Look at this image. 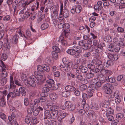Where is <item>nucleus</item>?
Segmentation results:
<instances>
[{"instance_id":"1","label":"nucleus","mask_w":125,"mask_h":125,"mask_svg":"<svg viewBox=\"0 0 125 125\" xmlns=\"http://www.w3.org/2000/svg\"><path fill=\"white\" fill-rule=\"evenodd\" d=\"M42 78V76L41 75L38 74L36 76L31 75V86L33 87H35L36 86L35 83H38L40 82Z\"/></svg>"},{"instance_id":"2","label":"nucleus","mask_w":125,"mask_h":125,"mask_svg":"<svg viewBox=\"0 0 125 125\" xmlns=\"http://www.w3.org/2000/svg\"><path fill=\"white\" fill-rule=\"evenodd\" d=\"M21 78L22 80L23 81L24 84L25 85L28 86H29V85L30 86L31 85V76L30 78L27 79L26 75L24 74H22L21 76Z\"/></svg>"},{"instance_id":"3","label":"nucleus","mask_w":125,"mask_h":125,"mask_svg":"<svg viewBox=\"0 0 125 125\" xmlns=\"http://www.w3.org/2000/svg\"><path fill=\"white\" fill-rule=\"evenodd\" d=\"M64 104L68 109L71 111H73L76 108L75 105L72 103L70 101H66L65 103Z\"/></svg>"},{"instance_id":"4","label":"nucleus","mask_w":125,"mask_h":125,"mask_svg":"<svg viewBox=\"0 0 125 125\" xmlns=\"http://www.w3.org/2000/svg\"><path fill=\"white\" fill-rule=\"evenodd\" d=\"M72 62H70L65 65L61 64L60 65V69L63 72H66L67 73L69 72L71 69L70 66Z\"/></svg>"},{"instance_id":"5","label":"nucleus","mask_w":125,"mask_h":125,"mask_svg":"<svg viewBox=\"0 0 125 125\" xmlns=\"http://www.w3.org/2000/svg\"><path fill=\"white\" fill-rule=\"evenodd\" d=\"M20 95V92L17 89H15L13 92L9 93L7 95V97L8 98L10 97H14L16 96H19Z\"/></svg>"},{"instance_id":"6","label":"nucleus","mask_w":125,"mask_h":125,"mask_svg":"<svg viewBox=\"0 0 125 125\" xmlns=\"http://www.w3.org/2000/svg\"><path fill=\"white\" fill-rule=\"evenodd\" d=\"M104 92L107 94H110L112 93L111 88L112 87V85L106 83L104 86Z\"/></svg>"},{"instance_id":"7","label":"nucleus","mask_w":125,"mask_h":125,"mask_svg":"<svg viewBox=\"0 0 125 125\" xmlns=\"http://www.w3.org/2000/svg\"><path fill=\"white\" fill-rule=\"evenodd\" d=\"M52 119H55L56 118L57 119L58 116L60 114V112L56 109H54V106H52Z\"/></svg>"},{"instance_id":"8","label":"nucleus","mask_w":125,"mask_h":125,"mask_svg":"<svg viewBox=\"0 0 125 125\" xmlns=\"http://www.w3.org/2000/svg\"><path fill=\"white\" fill-rule=\"evenodd\" d=\"M82 97L83 100H82V103L83 104V107L84 109L87 110V109H88V108H87L88 105L87 104H85L86 103V101L85 99L88 98L87 95L86 94L83 93L82 95Z\"/></svg>"},{"instance_id":"9","label":"nucleus","mask_w":125,"mask_h":125,"mask_svg":"<svg viewBox=\"0 0 125 125\" xmlns=\"http://www.w3.org/2000/svg\"><path fill=\"white\" fill-rule=\"evenodd\" d=\"M78 45L84 50H85L88 48L87 45L85 43V41L81 40L79 42Z\"/></svg>"},{"instance_id":"10","label":"nucleus","mask_w":125,"mask_h":125,"mask_svg":"<svg viewBox=\"0 0 125 125\" xmlns=\"http://www.w3.org/2000/svg\"><path fill=\"white\" fill-rule=\"evenodd\" d=\"M40 102L39 99H35L34 101H31L30 105L32 108H35L38 105V103Z\"/></svg>"},{"instance_id":"11","label":"nucleus","mask_w":125,"mask_h":125,"mask_svg":"<svg viewBox=\"0 0 125 125\" xmlns=\"http://www.w3.org/2000/svg\"><path fill=\"white\" fill-rule=\"evenodd\" d=\"M108 58L111 60L114 61H116L119 58V56L116 54H114L112 53H108Z\"/></svg>"},{"instance_id":"12","label":"nucleus","mask_w":125,"mask_h":125,"mask_svg":"<svg viewBox=\"0 0 125 125\" xmlns=\"http://www.w3.org/2000/svg\"><path fill=\"white\" fill-rule=\"evenodd\" d=\"M93 61L97 65V67L98 68L101 69L104 68V66L101 64L102 62L101 60L96 59L94 60H93Z\"/></svg>"},{"instance_id":"13","label":"nucleus","mask_w":125,"mask_h":125,"mask_svg":"<svg viewBox=\"0 0 125 125\" xmlns=\"http://www.w3.org/2000/svg\"><path fill=\"white\" fill-rule=\"evenodd\" d=\"M51 18L53 20L57 19L58 17V12L56 10H54L51 14Z\"/></svg>"},{"instance_id":"14","label":"nucleus","mask_w":125,"mask_h":125,"mask_svg":"<svg viewBox=\"0 0 125 125\" xmlns=\"http://www.w3.org/2000/svg\"><path fill=\"white\" fill-rule=\"evenodd\" d=\"M71 67L73 69L74 73L75 74L79 73V68L77 64H71Z\"/></svg>"},{"instance_id":"15","label":"nucleus","mask_w":125,"mask_h":125,"mask_svg":"<svg viewBox=\"0 0 125 125\" xmlns=\"http://www.w3.org/2000/svg\"><path fill=\"white\" fill-rule=\"evenodd\" d=\"M104 68L105 67L104 66V68L101 69V70L100 71V73H101L103 74H106L107 75H110L112 74V72L111 71L109 70L105 69Z\"/></svg>"},{"instance_id":"16","label":"nucleus","mask_w":125,"mask_h":125,"mask_svg":"<svg viewBox=\"0 0 125 125\" xmlns=\"http://www.w3.org/2000/svg\"><path fill=\"white\" fill-rule=\"evenodd\" d=\"M113 62L111 60H108L106 62H104L103 65L105 68H106L108 67L109 66H111L113 64Z\"/></svg>"},{"instance_id":"17","label":"nucleus","mask_w":125,"mask_h":125,"mask_svg":"<svg viewBox=\"0 0 125 125\" xmlns=\"http://www.w3.org/2000/svg\"><path fill=\"white\" fill-rule=\"evenodd\" d=\"M59 112H60V114L58 116L57 119L59 122L61 123L62 122V119L66 116V114L65 113H61L60 111Z\"/></svg>"},{"instance_id":"18","label":"nucleus","mask_w":125,"mask_h":125,"mask_svg":"<svg viewBox=\"0 0 125 125\" xmlns=\"http://www.w3.org/2000/svg\"><path fill=\"white\" fill-rule=\"evenodd\" d=\"M44 115L47 118L50 119H52V114H51L50 111L49 110H47L45 111Z\"/></svg>"},{"instance_id":"19","label":"nucleus","mask_w":125,"mask_h":125,"mask_svg":"<svg viewBox=\"0 0 125 125\" xmlns=\"http://www.w3.org/2000/svg\"><path fill=\"white\" fill-rule=\"evenodd\" d=\"M58 41L59 42H61L62 45L66 46L67 45V41L63 39V38L62 36H61L59 37Z\"/></svg>"},{"instance_id":"20","label":"nucleus","mask_w":125,"mask_h":125,"mask_svg":"<svg viewBox=\"0 0 125 125\" xmlns=\"http://www.w3.org/2000/svg\"><path fill=\"white\" fill-rule=\"evenodd\" d=\"M65 88L66 90L68 91H74L76 90L75 88L74 87L70 85L67 86Z\"/></svg>"},{"instance_id":"21","label":"nucleus","mask_w":125,"mask_h":125,"mask_svg":"<svg viewBox=\"0 0 125 125\" xmlns=\"http://www.w3.org/2000/svg\"><path fill=\"white\" fill-rule=\"evenodd\" d=\"M72 49L76 53H81L82 52L80 47L78 46L74 45L73 46Z\"/></svg>"},{"instance_id":"22","label":"nucleus","mask_w":125,"mask_h":125,"mask_svg":"<svg viewBox=\"0 0 125 125\" xmlns=\"http://www.w3.org/2000/svg\"><path fill=\"white\" fill-rule=\"evenodd\" d=\"M19 38V36L18 35L15 34L13 36L12 42L14 44H16L18 42V40Z\"/></svg>"},{"instance_id":"23","label":"nucleus","mask_w":125,"mask_h":125,"mask_svg":"<svg viewBox=\"0 0 125 125\" xmlns=\"http://www.w3.org/2000/svg\"><path fill=\"white\" fill-rule=\"evenodd\" d=\"M50 96L51 99L52 100H55L58 98L57 95L55 93L51 94Z\"/></svg>"},{"instance_id":"24","label":"nucleus","mask_w":125,"mask_h":125,"mask_svg":"<svg viewBox=\"0 0 125 125\" xmlns=\"http://www.w3.org/2000/svg\"><path fill=\"white\" fill-rule=\"evenodd\" d=\"M62 14L65 18H68L69 15V10L67 9H64L63 11Z\"/></svg>"},{"instance_id":"25","label":"nucleus","mask_w":125,"mask_h":125,"mask_svg":"<svg viewBox=\"0 0 125 125\" xmlns=\"http://www.w3.org/2000/svg\"><path fill=\"white\" fill-rule=\"evenodd\" d=\"M91 116H90V119H94L97 118L98 115L96 114L94 111H92L91 112Z\"/></svg>"},{"instance_id":"26","label":"nucleus","mask_w":125,"mask_h":125,"mask_svg":"<svg viewBox=\"0 0 125 125\" xmlns=\"http://www.w3.org/2000/svg\"><path fill=\"white\" fill-rule=\"evenodd\" d=\"M79 69L81 70V71L83 73H86L88 70V69L87 67L83 66L81 65L79 66Z\"/></svg>"},{"instance_id":"27","label":"nucleus","mask_w":125,"mask_h":125,"mask_svg":"<svg viewBox=\"0 0 125 125\" xmlns=\"http://www.w3.org/2000/svg\"><path fill=\"white\" fill-rule=\"evenodd\" d=\"M102 48L101 45H98L94 48V50L97 52H100L102 51Z\"/></svg>"},{"instance_id":"28","label":"nucleus","mask_w":125,"mask_h":125,"mask_svg":"<svg viewBox=\"0 0 125 125\" xmlns=\"http://www.w3.org/2000/svg\"><path fill=\"white\" fill-rule=\"evenodd\" d=\"M109 100H104L102 103V106L105 108H106L109 105Z\"/></svg>"},{"instance_id":"29","label":"nucleus","mask_w":125,"mask_h":125,"mask_svg":"<svg viewBox=\"0 0 125 125\" xmlns=\"http://www.w3.org/2000/svg\"><path fill=\"white\" fill-rule=\"evenodd\" d=\"M19 91L20 93L22 94V96H25L26 94V93L25 91V89L24 87H21L19 89Z\"/></svg>"},{"instance_id":"30","label":"nucleus","mask_w":125,"mask_h":125,"mask_svg":"<svg viewBox=\"0 0 125 125\" xmlns=\"http://www.w3.org/2000/svg\"><path fill=\"white\" fill-rule=\"evenodd\" d=\"M7 94V90H6L3 91L2 92H2L0 91V100L4 99L5 97L4 95L6 96Z\"/></svg>"},{"instance_id":"31","label":"nucleus","mask_w":125,"mask_h":125,"mask_svg":"<svg viewBox=\"0 0 125 125\" xmlns=\"http://www.w3.org/2000/svg\"><path fill=\"white\" fill-rule=\"evenodd\" d=\"M8 119L10 122H13L15 119V115L14 113H12L11 115L8 116Z\"/></svg>"},{"instance_id":"32","label":"nucleus","mask_w":125,"mask_h":125,"mask_svg":"<svg viewBox=\"0 0 125 125\" xmlns=\"http://www.w3.org/2000/svg\"><path fill=\"white\" fill-rule=\"evenodd\" d=\"M112 38L110 35L105 36L104 38V41L106 42H110L112 41Z\"/></svg>"},{"instance_id":"33","label":"nucleus","mask_w":125,"mask_h":125,"mask_svg":"<svg viewBox=\"0 0 125 125\" xmlns=\"http://www.w3.org/2000/svg\"><path fill=\"white\" fill-rule=\"evenodd\" d=\"M66 52L72 55H74L76 53L73 49L68 50L66 51Z\"/></svg>"},{"instance_id":"34","label":"nucleus","mask_w":125,"mask_h":125,"mask_svg":"<svg viewBox=\"0 0 125 125\" xmlns=\"http://www.w3.org/2000/svg\"><path fill=\"white\" fill-rule=\"evenodd\" d=\"M46 82L47 83V85H50V87H49L50 88L52 87V84H53L54 83V81L53 80V79H49L46 81Z\"/></svg>"},{"instance_id":"35","label":"nucleus","mask_w":125,"mask_h":125,"mask_svg":"<svg viewBox=\"0 0 125 125\" xmlns=\"http://www.w3.org/2000/svg\"><path fill=\"white\" fill-rule=\"evenodd\" d=\"M7 81V79L2 78L0 79V83L3 86L6 83Z\"/></svg>"},{"instance_id":"36","label":"nucleus","mask_w":125,"mask_h":125,"mask_svg":"<svg viewBox=\"0 0 125 125\" xmlns=\"http://www.w3.org/2000/svg\"><path fill=\"white\" fill-rule=\"evenodd\" d=\"M117 44L118 46L122 48L125 46V42L124 41H119Z\"/></svg>"},{"instance_id":"37","label":"nucleus","mask_w":125,"mask_h":125,"mask_svg":"<svg viewBox=\"0 0 125 125\" xmlns=\"http://www.w3.org/2000/svg\"><path fill=\"white\" fill-rule=\"evenodd\" d=\"M107 113L111 114H113L114 113V110L111 108L110 107L106 109Z\"/></svg>"},{"instance_id":"38","label":"nucleus","mask_w":125,"mask_h":125,"mask_svg":"<svg viewBox=\"0 0 125 125\" xmlns=\"http://www.w3.org/2000/svg\"><path fill=\"white\" fill-rule=\"evenodd\" d=\"M91 71H90L89 73H88L86 74V78L89 79L94 77V74L91 72Z\"/></svg>"},{"instance_id":"39","label":"nucleus","mask_w":125,"mask_h":125,"mask_svg":"<svg viewBox=\"0 0 125 125\" xmlns=\"http://www.w3.org/2000/svg\"><path fill=\"white\" fill-rule=\"evenodd\" d=\"M124 116L123 114L118 113L116 114V118L118 120H120L122 119Z\"/></svg>"},{"instance_id":"40","label":"nucleus","mask_w":125,"mask_h":125,"mask_svg":"<svg viewBox=\"0 0 125 125\" xmlns=\"http://www.w3.org/2000/svg\"><path fill=\"white\" fill-rule=\"evenodd\" d=\"M6 70H2L1 73L0 74V76L1 77H6L8 75V73L6 71Z\"/></svg>"},{"instance_id":"41","label":"nucleus","mask_w":125,"mask_h":125,"mask_svg":"<svg viewBox=\"0 0 125 125\" xmlns=\"http://www.w3.org/2000/svg\"><path fill=\"white\" fill-rule=\"evenodd\" d=\"M49 25L47 23H44L41 26V29L42 30H44L47 28L49 27Z\"/></svg>"},{"instance_id":"42","label":"nucleus","mask_w":125,"mask_h":125,"mask_svg":"<svg viewBox=\"0 0 125 125\" xmlns=\"http://www.w3.org/2000/svg\"><path fill=\"white\" fill-rule=\"evenodd\" d=\"M43 72L46 71L47 72H49L50 70V68L49 66L46 65H43Z\"/></svg>"},{"instance_id":"43","label":"nucleus","mask_w":125,"mask_h":125,"mask_svg":"<svg viewBox=\"0 0 125 125\" xmlns=\"http://www.w3.org/2000/svg\"><path fill=\"white\" fill-rule=\"evenodd\" d=\"M49 86L46 84L45 85V87H43L42 89V91L44 93H47L49 91V89L48 87Z\"/></svg>"},{"instance_id":"44","label":"nucleus","mask_w":125,"mask_h":125,"mask_svg":"<svg viewBox=\"0 0 125 125\" xmlns=\"http://www.w3.org/2000/svg\"><path fill=\"white\" fill-rule=\"evenodd\" d=\"M82 8L81 6L78 5L75 8V11L76 13H80L82 10Z\"/></svg>"},{"instance_id":"45","label":"nucleus","mask_w":125,"mask_h":125,"mask_svg":"<svg viewBox=\"0 0 125 125\" xmlns=\"http://www.w3.org/2000/svg\"><path fill=\"white\" fill-rule=\"evenodd\" d=\"M115 46V45L111 44L108 46V49L109 51L113 52L114 51V48Z\"/></svg>"},{"instance_id":"46","label":"nucleus","mask_w":125,"mask_h":125,"mask_svg":"<svg viewBox=\"0 0 125 125\" xmlns=\"http://www.w3.org/2000/svg\"><path fill=\"white\" fill-rule=\"evenodd\" d=\"M14 3H13L12 5V8L14 9V12H15L18 8V2L17 1H15L14 2Z\"/></svg>"},{"instance_id":"47","label":"nucleus","mask_w":125,"mask_h":125,"mask_svg":"<svg viewBox=\"0 0 125 125\" xmlns=\"http://www.w3.org/2000/svg\"><path fill=\"white\" fill-rule=\"evenodd\" d=\"M4 46L5 48L8 49H10V43L9 41L7 40V42L4 44Z\"/></svg>"},{"instance_id":"48","label":"nucleus","mask_w":125,"mask_h":125,"mask_svg":"<svg viewBox=\"0 0 125 125\" xmlns=\"http://www.w3.org/2000/svg\"><path fill=\"white\" fill-rule=\"evenodd\" d=\"M95 87L94 84H91L89 86V90L93 92L94 91L95 89Z\"/></svg>"},{"instance_id":"49","label":"nucleus","mask_w":125,"mask_h":125,"mask_svg":"<svg viewBox=\"0 0 125 125\" xmlns=\"http://www.w3.org/2000/svg\"><path fill=\"white\" fill-rule=\"evenodd\" d=\"M0 67H1L2 70H6L5 69L6 68V65L4 64L1 59L0 58Z\"/></svg>"},{"instance_id":"50","label":"nucleus","mask_w":125,"mask_h":125,"mask_svg":"<svg viewBox=\"0 0 125 125\" xmlns=\"http://www.w3.org/2000/svg\"><path fill=\"white\" fill-rule=\"evenodd\" d=\"M87 86L85 84L82 85L80 87V90L83 91L87 89Z\"/></svg>"},{"instance_id":"51","label":"nucleus","mask_w":125,"mask_h":125,"mask_svg":"<svg viewBox=\"0 0 125 125\" xmlns=\"http://www.w3.org/2000/svg\"><path fill=\"white\" fill-rule=\"evenodd\" d=\"M4 29V25L2 23H0V32H1L3 35L4 34L3 31Z\"/></svg>"},{"instance_id":"52","label":"nucleus","mask_w":125,"mask_h":125,"mask_svg":"<svg viewBox=\"0 0 125 125\" xmlns=\"http://www.w3.org/2000/svg\"><path fill=\"white\" fill-rule=\"evenodd\" d=\"M57 52L55 51H52V54L53 57L55 59H56L58 57Z\"/></svg>"},{"instance_id":"53","label":"nucleus","mask_w":125,"mask_h":125,"mask_svg":"<svg viewBox=\"0 0 125 125\" xmlns=\"http://www.w3.org/2000/svg\"><path fill=\"white\" fill-rule=\"evenodd\" d=\"M8 56L5 53H3L2 54L1 58H0L2 60L5 61L7 59Z\"/></svg>"},{"instance_id":"54","label":"nucleus","mask_w":125,"mask_h":125,"mask_svg":"<svg viewBox=\"0 0 125 125\" xmlns=\"http://www.w3.org/2000/svg\"><path fill=\"white\" fill-rule=\"evenodd\" d=\"M0 100H1L0 99ZM1 100L0 102V106L2 107H5L6 104V102L3 99H1Z\"/></svg>"},{"instance_id":"55","label":"nucleus","mask_w":125,"mask_h":125,"mask_svg":"<svg viewBox=\"0 0 125 125\" xmlns=\"http://www.w3.org/2000/svg\"><path fill=\"white\" fill-rule=\"evenodd\" d=\"M43 66H42L40 65H38L37 66V69L38 71L39 72H43Z\"/></svg>"},{"instance_id":"56","label":"nucleus","mask_w":125,"mask_h":125,"mask_svg":"<svg viewBox=\"0 0 125 125\" xmlns=\"http://www.w3.org/2000/svg\"><path fill=\"white\" fill-rule=\"evenodd\" d=\"M52 49L53 50V51H55V52H60V50L58 47L56 45H54L53 46Z\"/></svg>"},{"instance_id":"57","label":"nucleus","mask_w":125,"mask_h":125,"mask_svg":"<svg viewBox=\"0 0 125 125\" xmlns=\"http://www.w3.org/2000/svg\"><path fill=\"white\" fill-rule=\"evenodd\" d=\"M70 93L68 91H65L62 92V96L64 97H66L70 94Z\"/></svg>"},{"instance_id":"58","label":"nucleus","mask_w":125,"mask_h":125,"mask_svg":"<svg viewBox=\"0 0 125 125\" xmlns=\"http://www.w3.org/2000/svg\"><path fill=\"white\" fill-rule=\"evenodd\" d=\"M88 68L91 69L90 71H92L94 68H95V66L91 63H89L87 65Z\"/></svg>"},{"instance_id":"59","label":"nucleus","mask_w":125,"mask_h":125,"mask_svg":"<svg viewBox=\"0 0 125 125\" xmlns=\"http://www.w3.org/2000/svg\"><path fill=\"white\" fill-rule=\"evenodd\" d=\"M62 21H61L58 24V27L60 29L62 28L63 29L64 22Z\"/></svg>"},{"instance_id":"60","label":"nucleus","mask_w":125,"mask_h":125,"mask_svg":"<svg viewBox=\"0 0 125 125\" xmlns=\"http://www.w3.org/2000/svg\"><path fill=\"white\" fill-rule=\"evenodd\" d=\"M120 95L119 92L118 91L116 90L114 93L113 95L115 98L119 97Z\"/></svg>"},{"instance_id":"61","label":"nucleus","mask_w":125,"mask_h":125,"mask_svg":"<svg viewBox=\"0 0 125 125\" xmlns=\"http://www.w3.org/2000/svg\"><path fill=\"white\" fill-rule=\"evenodd\" d=\"M70 27V25L69 23H64V25L63 26V30H66L68 29Z\"/></svg>"},{"instance_id":"62","label":"nucleus","mask_w":125,"mask_h":125,"mask_svg":"<svg viewBox=\"0 0 125 125\" xmlns=\"http://www.w3.org/2000/svg\"><path fill=\"white\" fill-rule=\"evenodd\" d=\"M104 76L102 74L100 75L99 77V81L100 82L101 81V82L102 83L104 82Z\"/></svg>"},{"instance_id":"63","label":"nucleus","mask_w":125,"mask_h":125,"mask_svg":"<svg viewBox=\"0 0 125 125\" xmlns=\"http://www.w3.org/2000/svg\"><path fill=\"white\" fill-rule=\"evenodd\" d=\"M106 115L109 121H112L114 119V117L112 115H108L107 114H106Z\"/></svg>"},{"instance_id":"64","label":"nucleus","mask_w":125,"mask_h":125,"mask_svg":"<svg viewBox=\"0 0 125 125\" xmlns=\"http://www.w3.org/2000/svg\"><path fill=\"white\" fill-rule=\"evenodd\" d=\"M76 75L77 76H76V78L79 80H80L81 81H83L84 80V78H83V76L80 74H78L77 75V74Z\"/></svg>"}]
</instances>
